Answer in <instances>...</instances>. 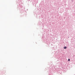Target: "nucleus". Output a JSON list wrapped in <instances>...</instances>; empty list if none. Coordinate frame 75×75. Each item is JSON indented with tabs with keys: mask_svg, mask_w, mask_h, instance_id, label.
<instances>
[{
	"mask_svg": "<svg viewBox=\"0 0 75 75\" xmlns=\"http://www.w3.org/2000/svg\"><path fill=\"white\" fill-rule=\"evenodd\" d=\"M68 61H70V59H68Z\"/></svg>",
	"mask_w": 75,
	"mask_h": 75,
	"instance_id": "obj_2",
	"label": "nucleus"
},
{
	"mask_svg": "<svg viewBox=\"0 0 75 75\" xmlns=\"http://www.w3.org/2000/svg\"><path fill=\"white\" fill-rule=\"evenodd\" d=\"M64 49H67V47H64Z\"/></svg>",
	"mask_w": 75,
	"mask_h": 75,
	"instance_id": "obj_1",
	"label": "nucleus"
}]
</instances>
